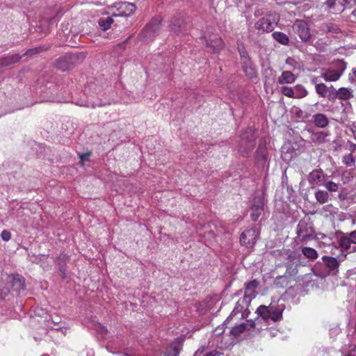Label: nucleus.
I'll use <instances>...</instances> for the list:
<instances>
[{
	"mask_svg": "<svg viewBox=\"0 0 356 356\" xmlns=\"http://www.w3.org/2000/svg\"><path fill=\"white\" fill-rule=\"evenodd\" d=\"M92 354H90L88 353H87L86 354L85 353H81L79 356H92Z\"/></svg>",
	"mask_w": 356,
	"mask_h": 356,
	"instance_id": "e2e57ef3",
	"label": "nucleus"
},
{
	"mask_svg": "<svg viewBox=\"0 0 356 356\" xmlns=\"http://www.w3.org/2000/svg\"><path fill=\"white\" fill-rule=\"evenodd\" d=\"M324 31L327 33H339L341 32L339 28L332 23L326 24L324 26Z\"/></svg>",
	"mask_w": 356,
	"mask_h": 356,
	"instance_id": "a19ab883",
	"label": "nucleus"
},
{
	"mask_svg": "<svg viewBox=\"0 0 356 356\" xmlns=\"http://www.w3.org/2000/svg\"><path fill=\"white\" fill-rule=\"evenodd\" d=\"M127 6H129L130 7V9H131V13H134V11L136 9V7L134 4L132 3H128Z\"/></svg>",
	"mask_w": 356,
	"mask_h": 356,
	"instance_id": "13d9d810",
	"label": "nucleus"
},
{
	"mask_svg": "<svg viewBox=\"0 0 356 356\" xmlns=\"http://www.w3.org/2000/svg\"><path fill=\"white\" fill-rule=\"evenodd\" d=\"M345 356H356V346L352 350H350Z\"/></svg>",
	"mask_w": 356,
	"mask_h": 356,
	"instance_id": "6e6d98bb",
	"label": "nucleus"
},
{
	"mask_svg": "<svg viewBox=\"0 0 356 356\" xmlns=\"http://www.w3.org/2000/svg\"><path fill=\"white\" fill-rule=\"evenodd\" d=\"M259 282L257 280H253L245 284L244 295L243 297L250 298L252 300L257 296L256 289L259 286Z\"/></svg>",
	"mask_w": 356,
	"mask_h": 356,
	"instance_id": "a878e982",
	"label": "nucleus"
},
{
	"mask_svg": "<svg viewBox=\"0 0 356 356\" xmlns=\"http://www.w3.org/2000/svg\"><path fill=\"white\" fill-rule=\"evenodd\" d=\"M293 31L298 35L303 42H308L311 38L308 23L305 20L297 19L293 25Z\"/></svg>",
	"mask_w": 356,
	"mask_h": 356,
	"instance_id": "ddd939ff",
	"label": "nucleus"
},
{
	"mask_svg": "<svg viewBox=\"0 0 356 356\" xmlns=\"http://www.w3.org/2000/svg\"><path fill=\"white\" fill-rule=\"evenodd\" d=\"M251 300L249 298L243 297L240 298L236 303L235 307L230 315L225 321V323H228L231 320L236 318V320H241L248 317L250 314L249 307Z\"/></svg>",
	"mask_w": 356,
	"mask_h": 356,
	"instance_id": "423d86ee",
	"label": "nucleus"
},
{
	"mask_svg": "<svg viewBox=\"0 0 356 356\" xmlns=\"http://www.w3.org/2000/svg\"><path fill=\"white\" fill-rule=\"evenodd\" d=\"M1 236L3 241H8L11 238V234L6 229H4L1 232Z\"/></svg>",
	"mask_w": 356,
	"mask_h": 356,
	"instance_id": "de8ad7c7",
	"label": "nucleus"
},
{
	"mask_svg": "<svg viewBox=\"0 0 356 356\" xmlns=\"http://www.w3.org/2000/svg\"><path fill=\"white\" fill-rule=\"evenodd\" d=\"M346 257V254H344L342 252H337V255H332L331 257L329 256H323V260L330 270L334 271L337 270L339 264L345 259Z\"/></svg>",
	"mask_w": 356,
	"mask_h": 356,
	"instance_id": "a211bd4d",
	"label": "nucleus"
},
{
	"mask_svg": "<svg viewBox=\"0 0 356 356\" xmlns=\"http://www.w3.org/2000/svg\"><path fill=\"white\" fill-rule=\"evenodd\" d=\"M90 156V152H86L80 155L81 162H83L88 159V157Z\"/></svg>",
	"mask_w": 356,
	"mask_h": 356,
	"instance_id": "864d4df0",
	"label": "nucleus"
},
{
	"mask_svg": "<svg viewBox=\"0 0 356 356\" xmlns=\"http://www.w3.org/2000/svg\"><path fill=\"white\" fill-rule=\"evenodd\" d=\"M254 163L258 169L268 170L270 159L265 138L259 140V145L254 154Z\"/></svg>",
	"mask_w": 356,
	"mask_h": 356,
	"instance_id": "1a4fd4ad",
	"label": "nucleus"
},
{
	"mask_svg": "<svg viewBox=\"0 0 356 356\" xmlns=\"http://www.w3.org/2000/svg\"><path fill=\"white\" fill-rule=\"evenodd\" d=\"M319 81V77L318 76H313L311 79V83L315 86V88H316V86L320 84L321 83H318Z\"/></svg>",
	"mask_w": 356,
	"mask_h": 356,
	"instance_id": "5fc2aeb1",
	"label": "nucleus"
},
{
	"mask_svg": "<svg viewBox=\"0 0 356 356\" xmlns=\"http://www.w3.org/2000/svg\"><path fill=\"white\" fill-rule=\"evenodd\" d=\"M257 135L255 129L248 127L242 134L238 145V152L243 157H248L255 146Z\"/></svg>",
	"mask_w": 356,
	"mask_h": 356,
	"instance_id": "20e7f679",
	"label": "nucleus"
},
{
	"mask_svg": "<svg viewBox=\"0 0 356 356\" xmlns=\"http://www.w3.org/2000/svg\"><path fill=\"white\" fill-rule=\"evenodd\" d=\"M280 17L276 13H268L259 19L254 24L257 30L261 33H270L277 26Z\"/></svg>",
	"mask_w": 356,
	"mask_h": 356,
	"instance_id": "9d476101",
	"label": "nucleus"
},
{
	"mask_svg": "<svg viewBox=\"0 0 356 356\" xmlns=\"http://www.w3.org/2000/svg\"><path fill=\"white\" fill-rule=\"evenodd\" d=\"M61 257H62V259H63V260H65V259H68V257L66 254L60 255L59 257V259H60Z\"/></svg>",
	"mask_w": 356,
	"mask_h": 356,
	"instance_id": "052dcab7",
	"label": "nucleus"
},
{
	"mask_svg": "<svg viewBox=\"0 0 356 356\" xmlns=\"http://www.w3.org/2000/svg\"><path fill=\"white\" fill-rule=\"evenodd\" d=\"M282 94L286 97L294 98V88L287 86L281 88Z\"/></svg>",
	"mask_w": 356,
	"mask_h": 356,
	"instance_id": "c03bdc74",
	"label": "nucleus"
},
{
	"mask_svg": "<svg viewBox=\"0 0 356 356\" xmlns=\"http://www.w3.org/2000/svg\"><path fill=\"white\" fill-rule=\"evenodd\" d=\"M60 327L58 326L57 325H56V327H54V329L56 330H60Z\"/></svg>",
	"mask_w": 356,
	"mask_h": 356,
	"instance_id": "774afa93",
	"label": "nucleus"
},
{
	"mask_svg": "<svg viewBox=\"0 0 356 356\" xmlns=\"http://www.w3.org/2000/svg\"><path fill=\"white\" fill-rule=\"evenodd\" d=\"M328 176L322 169H315L307 176V181L311 186H323L328 179Z\"/></svg>",
	"mask_w": 356,
	"mask_h": 356,
	"instance_id": "2eb2a0df",
	"label": "nucleus"
},
{
	"mask_svg": "<svg viewBox=\"0 0 356 356\" xmlns=\"http://www.w3.org/2000/svg\"><path fill=\"white\" fill-rule=\"evenodd\" d=\"M343 163L348 167H351L355 165V160L352 153L345 155L343 157Z\"/></svg>",
	"mask_w": 356,
	"mask_h": 356,
	"instance_id": "79ce46f5",
	"label": "nucleus"
},
{
	"mask_svg": "<svg viewBox=\"0 0 356 356\" xmlns=\"http://www.w3.org/2000/svg\"><path fill=\"white\" fill-rule=\"evenodd\" d=\"M258 235L256 229H248L241 234L240 242L242 245L251 247L256 243Z\"/></svg>",
	"mask_w": 356,
	"mask_h": 356,
	"instance_id": "aec40b11",
	"label": "nucleus"
},
{
	"mask_svg": "<svg viewBox=\"0 0 356 356\" xmlns=\"http://www.w3.org/2000/svg\"><path fill=\"white\" fill-rule=\"evenodd\" d=\"M97 332L100 334L102 337H104L108 333V329L106 327L99 325L97 327Z\"/></svg>",
	"mask_w": 356,
	"mask_h": 356,
	"instance_id": "09e8293b",
	"label": "nucleus"
},
{
	"mask_svg": "<svg viewBox=\"0 0 356 356\" xmlns=\"http://www.w3.org/2000/svg\"><path fill=\"white\" fill-rule=\"evenodd\" d=\"M296 116L298 118H301V119H307L309 116V114L307 113H304V112L301 110V109H298L296 111Z\"/></svg>",
	"mask_w": 356,
	"mask_h": 356,
	"instance_id": "8fccbe9b",
	"label": "nucleus"
},
{
	"mask_svg": "<svg viewBox=\"0 0 356 356\" xmlns=\"http://www.w3.org/2000/svg\"><path fill=\"white\" fill-rule=\"evenodd\" d=\"M207 350V346H202L194 353L193 356H202L203 353Z\"/></svg>",
	"mask_w": 356,
	"mask_h": 356,
	"instance_id": "3c124183",
	"label": "nucleus"
},
{
	"mask_svg": "<svg viewBox=\"0 0 356 356\" xmlns=\"http://www.w3.org/2000/svg\"><path fill=\"white\" fill-rule=\"evenodd\" d=\"M314 124L318 128H325L329 124V120L323 113H316L312 116Z\"/></svg>",
	"mask_w": 356,
	"mask_h": 356,
	"instance_id": "cd10ccee",
	"label": "nucleus"
},
{
	"mask_svg": "<svg viewBox=\"0 0 356 356\" xmlns=\"http://www.w3.org/2000/svg\"><path fill=\"white\" fill-rule=\"evenodd\" d=\"M330 135L329 131H317L312 134V141L318 145L327 141V138Z\"/></svg>",
	"mask_w": 356,
	"mask_h": 356,
	"instance_id": "7c9ffc66",
	"label": "nucleus"
},
{
	"mask_svg": "<svg viewBox=\"0 0 356 356\" xmlns=\"http://www.w3.org/2000/svg\"><path fill=\"white\" fill-rule=\"evenodd\" d=\"M352 15H353L354 17H356V8L353 10V12H352Z\"/></svg>",
	"mask_w": 356,
	"mask_h": 356,
	"instance_id": "338daca9",
	"label": "nucleus"
},
{
	"mask_svg": "<svg viewBox=\"0 0 356 356\" xmlns=\"http://www.w3.org/2000/svg\"><path fill=\"white\" fill-rule=\"evenodd\" d=\"M243 72L249 79L257 77V70L251 58L241 62Z\"/></svg>",
	"mask_w": 356,
	"mask_h": 356,
	"instance_id": "393cba45",
	"label": "nucleus"
},
{
	"mask_svg": "<svg viewBox=\"0 0 356 356\" xmlns=\"http://www.w3.org/2000/svg\"><path fill=\"white\" fill-rule=\"evenodd\" d=\"M184 341L181 337L176 338L166 347L163 356H179L183 348Z\"/></svg>",
	"mask_w": 356,
	"mask_h": 356,
	"instance_id": "6ab92c4d",
	"label": "nucleus"
},
{
	"mask_svg": "<svg viewBox=\"0 0 356 356\" xmlns=\"http://www.w3.org/2000/svg\"><path fill=\"white\" fill-rule=\"evenodd\" d=\"M113 99L103 90L102 86L95 82L88 83L83 90V97L74 100V103L80 106L96 108L110 105Z\"/></svg>",
	"mask_w": 356,
	"mask_h": 356,
	"instance_id": "f03ea898",
	"label": "nucleus"
},
{
	"mask_svg": "<svg viewBox=\"0 0 356 356\" xmlns=\"http://www.w3.org/2000/svg\"><path fill=\"white\" fill-rule=\"evenodd\" d=\"M204 38L207 47L210 48V51L213 53L218 52L223 49L224 42L217 35H212L209 38H207V37L204 36Z\"/></svg>",
	"mask_w": 356,
	"mask_h": 356,
	"instance_id": "4be33fe9",
	"label": "nucleus"
},
{
	"mask_svg": "<svg viewBox=\"0 0 356 356\" xmlns=\"http://www.w3.org/2000/svg\"><path fill=\"white\" fill-rule=\"evenodd\" d=\"M302 254L295 250L282 249L277 257V269L282 266L286 268L284 275H277L273 282L276 287L285 288L290 282V277L298 273V266L300 264Z\"/></svg>",
	"mask_w": 356,
	"mask_h": 356,
	"instance_id": "f257e3e1",
	"label": "nucleus"
},
{
	"mask_svg": "<svg viewBox=\"0 0 356 356\" xmlns=\"http://www.w3.org/2000/svg\"><path fill=\"white\" fill-rule=\"evenodd\" d=\"M256 327L255 321L248 320L246 323H241L236 324L229 331V334L232 336L237 337L241 333L244 332L246 330H250Z\"/></svg>",
	"mask_w": 356,
	"mask_h": 356,
	"instance_id": "5701e85b",
	"label": "nucleus"
},
{
	"mask_svg": "<svg viewBox=\"0 0 356 356\" xmlns=\"http://www.w3.org/2000/svg\"><path fill=\"white\" fill-rule=\"evenodd\" d=\"M183 24V20L179 19L172 23L170 29L174 33L179 34L180 33H182L181 26Z\"/></svg>",
	"mask_w": 356,
	"mask_h": 356,
	"instance_id": "ea45409f",
	"label": "nucleus"
},
{
	"mask_svg": "<svg viewBox=\"0 0 356 356\" xmlns=\"http://www.w3.org/2000/svg\"><path fill=\"white\" fill-rule=\"evenodd\" d=\"M323 186H325V188L327 189L326 191L334 193L339 191L340 185L332 181H329L328 179H327Z\"/></svg>",
	"mask_w": 356,
	"mask_h": 356,
	"instance_id": "4c0bfd02",
	"label": "nucleus"
},
{
	"mask_svg": "<svg viewBox=\"0 0 356 356\" xmlns=\"http://www.w3.org/2000/svg\"><path fill=\"white\" fill-rule=\"evenodd\" d=\"M6 282L13 290L18 293L25 290V279L19 274H11L8 275Z\"/></svg>",
	"mask_w": 356,
	"mask_h": 356,
	"instance_id": "f3484780",
	"label": "nucleus"
},
{
	"mask_svg": "<svg viewBox=\"0 0 356 356\" xmlns=\"http://www.w3.org/2000/svg\"><path fill=\"white\" fill-rule=\"evenodd\" d=\"M265 205L264 199L262 197H255L253 200V203L251 207L252 213L250 215L251 219L253 221H257L261 214Z\"/></svg>",
	"mask_w": 356,
	"mask_h": 356,
	"instance_id": "412c9836",
	"label": "nucleus"
},
{
	"mask_svg": "<svg viewBox=\"0 0 356 356\" xmlns=\"http://www.w3.org/2000/svg\"><path fill=\"white\" fill-rule=\"evenodd\" d=\"M352 73H353V75H354L356 78V69L355 68L352 69Z\"/></svg>",
	"mask_w": 356,
	"mask_h": 356,
	"instance_id": "0e129e2a",
	"label": "nucleus"
},
{
	"mask_svg": "<svg viewBox=\"0 0 356 356\" xmlns=\"http://www.w3.org/2000/svg\"><path fill=\"white\" fill-rule=\"evenodd\" d=\"M113 23V19L112 17L108 16L106 17H102L99 19V26L103 31H106L111 28V24Z\"/></svg>",
	"mask_w": 356,
	"mask_h": 356,
	"instance_id": "72a5a7b5",
	"label": "nucleus"
},
{
	"mask_svg": "<svg viewBox=\"0 0 356 356\" xmlns=\"http://www.w3.org/2000/svg\"><path fill=\"white\" fill-rule=\"evenodd\" d=\"M302 253L305 257L312 260L317 259L318 256L317 251L309 247L302 248Z\"/></svg>",
	"mask_w": 356,
	"mask_h": 356,
	"instance_id": "f704fd0d",
	"label": "nucleus"
},
{
	"mask_svg": "<svg viewBox=\"0 0 356 356\" xmlns=\"http://www.w3.org/2000/svg\"><path fill=\"white\" fill-rule=\"evenodd\" d=\"M315 197L320 204H324L331 199L328 192L323 190H317L315 192Z\"/></svg>",
	"mask_w": 356,
	"mask_h": 356,
	"instance_id": "473e14b6",
	"label": "nucleus"
},
{
	"mask_svg": "<svg viewBox=\"0 0 356 356\" xmlns=\"http://www.w3.org/2000/svg\"><path fill=\"white\" fill-rule=\"evenodd\" d=\"M283 311V305L277 304L270 303L268 306L260 305L256 310L257 318L254 320L255 323H258L259 318L267 323L277 322L282 319Z\"/></svg>",
	"mask_w": 356,
	"mask_h": 356,
	"instance_id": "7ed1b4c3",
	"label": "nucleus"
},
{
	"mask_svg": "<svg viewBox=\"0 0 356 356\" xmlns=\"http://www.w3.org/2000/svg\"><path fill=\"white\" fill-rule=\"evenodd\" d=\"M120 356H131L129 354L127 353H123L120 355Z\"/></svg>",
	"mask_w": 356,
	"mask_h": 356,
	"instance_id": "69168bd1",
	"label": "nucleus"
},
{
	"mask_svg": "<svg viewBox=\"0 0 356 356\" xmlns=\"http://www.w3.org/2000/svg\"><path fill=\"white\" fill-rule=\"evenodd\" d=\"M338 237L339 233L332 234L330 236L319 233L316 235L317 246L319 248L323 249L325 252L330 253L332 255H337V252H340V248L338 245Z\"/></svg>",
	"mask_w": 356,
	"mask_h": 356,
	"instance_id": "39448f33",
	"label": "nucleus"
},
{
	"mask_svg": "<svg viewBox=\"0 0 356 356\" xmlns=\"http://www.w3.org/2000/svg\"><path fill=\"white\" fill-rule=\"evenodd\" d=\"M296 233L298 238L302 242L313 236L314 231L309 218H304L298 222Z\"/></svg>",
	"mask_w": 356,
	"mask_h": 356,
	"instance_id": "f8f14e48",
	"label": "nucleus"
},
{
	"mask_svg": "<svg viewBox=\"0 0 356 356\" xmlns=\"http://www.w3.org/2000/svg\"><path fill=\"white\" fill-rule=\"evenodd\" d=\"M227 323H223L221 326L217 327L212 332L211 339L215 345L220 349H227L233 344L234 339L231 334L225 333L224 325Z\"/></svg>",
	"mask_w": 356,
	"mask_h": 356,
	"instance_id": "0eeeda50",
	"label": "nucleus"
},
{
	"mask_svg": "<svg viewBox=\"0 0 356 356\" xmlns=\"http://www.w3.org/2000/svg\"><path fill=\"white\" fill-rule=\"evenodd\" d=\"M77 58L76 54H66L56 60V67L63 72L68 70L75 64Z\"/></svg>",
	"mask_w": 356,
	"mask_h": 356,
	"instance_id": "dca6fc26",
	"label": "nucleus"
},
{
	"mask_svg": "<svg viewBox=\"0 0 356 356\" xmlns=\"http://www.w3.org/2000/svg\"><path fill=\"white\" fill-rule=\"evenodd\" d=\"M273 38L282 45H288L289 42V37L284 33L275 31L272 34Z\"/></svg>",
	"mask_w": 356,
	"mask_h": 356,
	"instance_id": "2f4dec72",
	"label": "nucleus"
},
{
	"mask_svg": "<svg viewBox=\"0 0 356 356\" xmlns=\"http://www.w3.org/2000/svg\"><path fill=\"white\" fill-rule=\"evenodd\" d=\"M161 27V19L160 17H154L143 29L141 35L147 40H152L159 33Z\"/></svg>",
	"mask_w": 356,
	"mask_h": 356,
	"instance_id": "4468645a",
	"label": "nucleus"
},
{
	"mask_svg": "<svg viewBox=\"0 0 356 356\" xmlns=\"http://www.w3.org/2000/svg\"><path fill=\"white\" fill-rule=\"evenodd\" d=\"M10 293V288L6 285L3 281L0 282V298L3 299Z\"/></svg>",
	"mask_w": 356,
	"mask_h": 356,
	"instance_id": "37998d69",
	"label": "nucleus"
},
{
	"mask_svg": "<svg viewBox=\"0 0 356 356\" xmlns=\"http://www.w3.org/2000/svg\"><path fill=\"white\" fill-rule=\"evenodd\" d=\"M293 59L291 58H289L286 59V63L288 65H291L292 62H293Z\"/></svg>",
	"mask_w": 356,
	"mask_h": 356,
	"instance_id": "bf43d9fd",
	"label": "nucleus"
},
{
	"mask_svg": "<svg viewBox=\"0 0 356 356\" xmlns=\"http://www.w3.org/2000/svg\"><path fill=\"white\" fill-rule=\"evenodd\" d=\"M308 92L306 88L302 85H296L294 87V98L300 99L306 97Z\"/></svg>",
	"mask_w": 356,
	"mask_h": 356,
	"instance_id": "e433bc0d",
	"label": "nucleus"
},
{
	"mask_svg": "<svg viewBox=\"0 0 356 356\" xmlns=\"http://www.w3.org/2000/svg\"><path fill=\"white\" fill-rule=\"evenodd\" d=\"M330 90L334 95L333 97H337L341 100H348L353 97V91L348 88L342 87L336 90L333 86H331Z\"/></svg>",
	"mask_w": 356,
	"mask_h": 356,
	"instance_id": "bb28decb",
	"label": "nucleus"
},
{
	"mask_svg": "<svg viewBox=\"0 0 356 356\" xmlns=\"http://www.w3.org/2000/svg\"><path fill=\"white\" fill-rule=\"evenodd\" d=\"M42 47H38L33 49H28L26 53L24 54V56H32L37 54L42 51Z\"/></svg>",
	"mask_w": 356,
	"mask_h": 356,
	"instance_id": "49530a36",
	"label": "nucleus"
},
{
	"mask_svg": "<svg viewBox=\"0 0 356 356\" xmlns=\"http://www.w3.org/2000/svg\"><path fill=\"white\" fill-rule=\"evenodd\" d=\"M48 90H49V92H47V93L51 94V96H49L48 98V101H50V102H60L61 101L58 97H57L54 95V92H56L58 90V87L56 85L51 83Z\"/></svg>",
	"mask_w": 356,
	"mask_h": 356,
	"instance_id": "58836bf2",
	"label": "nucleus"
},
{
	"mask_svg": "<svg viewBox=\"0 0 356 356\" xmlns=\"http://www.w3.org/2000/svg\"><path fill=\"white\" fill-rule=\"evenodd\" d=\"M348 143H349L350 149L351 150V152H355L356 150V144L351 143V142H348Z\"/></svg>",
	"mask_w": 356,
	"mask_h": 356,
	"instance_id": "4d7b16f0",
	"label": "nucleus"
},
{
	"mask_svg": "<svg viewBox=\"0 0 356 356\" xmlns=\"http://www.w3.org/2000/svg\"><path fill=\"white\" fill-rule=\"evenodd\" d=\"M355 79H356V78H353V76L350 74V76H349V81H350L351 83L354 82Z\"/></svg>",
	"mask_w": 356,
	"mask_h": 356,
	"instance_id": "680f3d73",
	"label": "nucleus"
},
{
	"mask_svg": "<svg viewBox=\"0 0 356 356\" xmlns=\"http://www.w3.org/2000/svg\"><path fill=\"white\" fill-rule=\"evenodd\" d=\"M338 245L340 252L346 254L356 252V230L350 232H339Z\"/></svg>",
	"mask_w": 356,
	"mask_h": 356,
	"instance_id": "6e6552de",
	"label": "nucleus"
},
{
	"mask_svg": "<svg viewBox=\"0 0 356 356\" xmlns=\"http://www.w3.org/2000/svg\"><path fill=\"white\" fill-rule=\"evenodd\" d=\"M241 62L250 58L247 50L243 46L238 47Z\"/></svg>",
	"mask_w": 356,
	"mask_h": 356,
	"instance_id": "a18cd8bd",
	"label": "nucleus"
},
{
	"mask_svg": "<svg viewBox=\"0 0 356 356\" xmlns=\"http://www.w3.org/2000/svg\"><path fill=\"white\" fill-rule=\"evenodd\" d=\"M316 92L322 97H328L330 99L331 97L327 95L328 92L330 90V88H327V86L323 83H321L320 84L316 86V88H315Z\"/></svg>",
	"mask_w": 356,
	"mask_h": 356,
	"instance_id": "c9c22d12",
	"label": "nucleus"
},
{
	"mask_svg": "<svg viewBox=\"0 0 356 356\" xmlns=\"http://www.w3.org/2000/svg\"><path fill=\"white\" fill-rule=\"evenodd\" d=\"M296 79V76L290 71H283L278 77L277 82L280 84L293 83Z\"/></svg>",
	"mask_w": 356,
	"mask_h": 356,
	"instance_id": "c756f323",
	"label": "nucleus"
},
{
	"mask_svg": "<svg viewBox=\"0 0 356 356\" xmlns=\"http://www.w3.org/2000/svg\"><path fill=\"white\" fill-rule=\"evenodd\" d=\"M335 69H327L321 74V77L325 81H336L339 79L345 72L347 65L343 60H337L334 62Z\"/></svg>",
	"mask_w": 356,
	"mask_h": 356,
	"instance_id": "9b49d317",
	"label": "nucleus"
},
{
	"mask_svg": "<svg viewBox=\"0 0 356 356\" xmlns=\"http://www.w3.org/2000/svg\"><path fill=\"white\" fill-rule=\"evenodd\" d=\"M22 58L19 54H9L0 58V67L8 66L18 62Z\"/></svg>",
	"mask_w": 356,
	"mask_h": 356,
	"instance_id": "c85d7f7f",
	"label": "nucleus"
},
{
	"mask_svg": "<svg viewBox=\"0 0 356 356\" xmlns=\"http://www.w3.org/2000/svg\"><path fill=\"white\" fill-rule=\"evenodd\" d=\"M222 353L216 350H213L209 353H203V355L202 356H220L222 355Z\"/></svg>",
	"mask_w": 356,
	"mask_h": 356,
	"instance_id": "603ef678",
	"label": "nucleus"
},
{
	"mask_svg": "<svg viewBox=\"0 0 356 356\" xmlns=\"http://www.w3.org/2000/svg\"><path fill=\"white\" fill-rule=\"evenodd\" d=\"M350 3V0H326L325 4L334 13H341L344 10L345 6Z\"/></svg>",
	"mask_w": 356,
	"mask_h": 356,
	"instance_id": "b1692460",
	"label": "nucleus"
}]
</instances>
